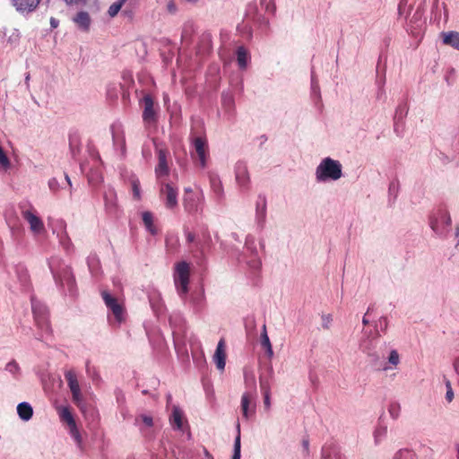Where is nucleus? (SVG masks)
I'll list each match as a JSON object with an SVG mask.
<instances>
[{"instance_id":"nucleus-37","label":"nucleus","mask_w":459,"mask_h":459,"mask_svg":"<svg viewBox=\"0 0 459 459\" xmlns=\"http://www.w3.org/2000/svg\"><path fill=\"white\" fill-rule=\"evenodd\" d=\"M56 238H58V241H59V244L65 249V250H70L71 247H73V243L71 241V238H69L68 236V233L65 232L64 234H59L58 236H56Z\"/></svg>"},{"instance_id":"nucleus-50","label":"nucleus","mask_w":459,"mask_h":459,"mask_svg":"<svg viewBox=\"0 0 459 459\" xmlns=\"http://www.w3.org/2000/svg\"><path fill=\"white\" fill-rule=\"evenodd\" d=\"M48 187L52 192H56L60 188L58 180L56 178H52L48 180Z\"/></svg>"},{"instance_id":"nucleus-8","label":"nucleus","mask_w":459,"mask_h":459,"mask_svg":"<svg viewBox=\"0 0 459 459\" xmlns=\"http://www.w3.org/2000/svg\"><path fill=\"white\" fill-rule=\"evenodd\" d=\"M160 198L167 209L173 210L178 206V187L164 180L159 181Z\"/></svg>"},{"instance_id":"nucleus-18","label":"nucleus","mask_w":459,"mask_h":459,"mask_svg":"<svg viewBox=\"0 0 459 459\" xmlns=\"http://www.w3.org/2000/svg\"><path fill=\"white\" fill-rule=\"evenodd\" d=\"M236 180L242 188H247L249 184L247 169L243 163H238L236 167Z\"/></svg>"},{"instance_id":"nucleus-25","label":"nucleus","mask_w":459,"mask_h":459,"mask_svg":"<svg viewBox=\"0 0 459 459\" xmlns=\"http://www.w3.org/2000/svg\"><path fill=\"white\" fill-rule=\"evenodd\" d=\"M442 41L445 45L450 46L459 50V32L448 31L441 34Z\"/></svg>"},{"instance_id":"nucleus-58","label":"nucleus","mask_w":459,"mask_h":459,"mask_svg":"<svg viewBox=\"0 0 459 459\" xmlns=\"http://www.w3.org/2000/svg\"><path fill=\"white\" fill-rule=\"evenodd\" d=\"M264 349H265V351H266V353H267L268 357H269V358H272V357H273V347H272V346H270V347H266V348H264Z\"/></svg>"},{"instance_id":"nucleus-61","label":"nucleus","mask_w":459,"mask_h":459,"mask_svg":"<svg viewBox=\"0 0 459 459\" xmlns=\"http://www.w3.org/2000/svg\"><path fill=\"white\" fill-rule=\"evenodd\" d=\"M312 90L316 92L318 91V86L317 84L316 83V82L314 81V79L312 78Z\"/></svg>"},{"instance_id":"nucleus-9","label":"nucleus","mask_w":459,"mask_h":459,"mask_svg":"<svg viewBox=\"0 0 459 459\" xmlns=\"http://www.w3.org/2000/svg\"><path fill=\"white\" fill-rule=\"evenodd\" d=\"M101 297L108 309L113 314L117 323L120 325L126 317V311L123 303L107 290L101 291Z\"/></svg>"},{"instance_id":"nucleus-54","label":"nucleus","mask_w":459,"mask_h":459,"mask_svg":"<svg viewBox=\"0 0 459 459\" xmlns=\"http://www.w3.org/2000/svg\"><path fill=\"white\" fill-rule=\"evenodd\" d=\"M186 241H187L188 243H192V242H194V241L195 240V234H194V233H192V232H190V231H187V232L186 233Z\"/></svg>"},{"instance_id":"nucleus-10","label":"nucleus","mask_w":459,"mask_h":459,"mask_svg":"<svg viewBox=\"0 0 459 459\" xmlns=\"http://www.w3.org/2000/svg\"><path fill=\"white\" fill-rule=\"evenodd\" d=\"M192 146L194 149V152L191 153L192 157L198 161L201 168H205L209 155L206 139L201 136L194 137Z\"/></svg>"},{"instance_id":"nucleus-5","label":"nucleus","mask_w":459,"mask_h":459,"mask_svg":"<svg viewBox=\"0 0 459 459\" xmlns=\"http://www.w3.org/2000/svg\"><path fill=\"white\" fill-rule=\"evenodd\" d=\"M189 276L190 266L188 263L182 261L176 264L173 274L174 283L182 299H186V293L188 292Z\"/></svg>"},{"instance_id":"nucleus-56","label":"nucleus","mask_w":459,"mask_h":459,"mask_svg":"<svg viewBox=\"0 0 459 459\" xmlns=\"http://www.w3.org/2000/svg\"><path fill=\"white\" fill-rule=\"evenodd\" d=\"M325 459H345V458L339 453H333V455H328Z\"/></svg>"},{"instance_id":"nucleus-2","label":"nucleus","mask_w":459,"mask_h":459,"mask_svg":"<svg viewBox=\"0 0 459 459\" xmlns=\"http://www.w3.org/2000/svg\"><path fill=\"white\" fill-rule=\"evenodd\" d=\"M429 225L438 237L445 238L450 231L452 220L449 212L445 209H437L429 217Z\"/></svg>"},{"instance_id":"nucleus-21","label":"nucleus","mask_w":459,"mask_h":459,"mask_svg":"<svg viewBox=\"0 0 459 459\" xmlns=\"http://www.w3.org/2000/svg\"><path fill=\"white\" fill-rule=\"evenodd\" d=\"M266 219V200L259 198L255 204V220L257 224L262 228Z\"/></svg>"},{"instance_id":"nucleus-64","label":"nucleus","mask_w":459,"mask_h":459,"mask_svg":"<svg viewBox=\"0 0 459 459\" xmlns=\"http://www.w3.org/2000/svg\"><path fill=\"white\" fill-rule=\"evenodd\" d=\"M205 455H206V457H208L210 459H213V457L209 454V452L207 450H205Z\"/></svg>"},{"instance_id":"nucleus-55","label":"nucleus","mask_w":459,"mask_h":459,"mask_svg":"<svg viewBox=\"0 0 459 459\" xmlns=\"http://www.w3.org/2000/svg\"><path fill=\"white\" fill-rule=\"evenodd\" d=\"M371 311V307H368L366 314L364 315V316L362 317V324L364 325H368L369 324V320L368 319L367 316L369 314V312Z\"/></svg>"},{"instance_id":"nucleus-35","label":"nucleus","mask_w":459,"mask_h":459,"mask_svg":"<svg viewBox=\"0 0 459 459\" xmlns=\"http://www.w3.org/2000/svg\"><path fill=\"white\" fill-rule=\"evenodd\" d=\"M126 1L127 0H117L115 3H113L108 10V15L112 18L115 17L122 9L123 5L126 4Z\"/></svg>"},{"instance_id":"nucleus-42","label":"nucleus","mask_w":459,"mask_h":459,"mask_svg":"<svg viewBox=\"0 0 459 459\" xmlns=\"http://www.w3.org/2000/svg\"><path fill=\"white\" fill-rule=\"evenodd\" d=\"M212 186L214 194L217 195L219 199H221L223 196V188L221 183L220 181L213 180L212 182Z\"/></svg>"},{"instance_id":"nucleus-57","label":"nucleus","mask_w":459,"mask_h":459,"mask_svg":"<svg viewBox=\"0 0 459 459\" xmlns=\"http://www.w3.org/2000/svg\"><path fill=\"white\" fill-rule=\"evenodd\" d=\"M59 25V21L54 17L50 18V26L52 28H56Z\"/></svg>"},{"instance_id":"nucleus-59","label":"nucleus","mask_w":459,"mask_h":459,"mask_svg":"<svg viewBox=\"0 0 459 459\" xmlns=\"http://www.w3.org/2000/svg\"><path fill=\"white\" fill-rule=\"evenodd\" d=\"M405 4V3H403V1H402L399 5H398V13L399 15H402L403 13V5Z\"/></svg>"},{"instance_id":"nucleus-26","label":"nucleus","mask_w":459,"mask_h":459,"mask_svg":"<svg viewBox=\"0 0 459 459\" xmlns=\"http://www.w3.org/2000/svg\"><path fill=\"white\" fill-rule=\"evenodd\" d=\"M388 318L385 316H382L375 322V332L372 334L373 339H377L381 336V333H385L388 328Z\"/></svg>"},{"instance_id":"nucleus-48","label":"nucleus","mask_w":459,"mask_h":459,"mask_svg":"<svg viewBox=\"0 0 459 459\" xmlns=\"http://www.w3.org/2000/svg\"><path fill=\"white\" fill-rule=\"evenodd\" d=\"M260 388L263 394H271V385L268 381L260 379Z\"/></svg>"},{"instance_id":"nucleus-6","label":"nucleus","mask_w":459,"mask_h":459,"mask_svg":"<svg viewBox=\"0 0 459 459\" xmlns=\"http://www.w3.org/2000/svg\"><path fill=\"white\" fill-rule=\"evenodd\" d=\"M183 206L185 210L192 214L202 212L204 206V195L203 190L194 191L192 188H185L183 197Z\"/></svg>"},{"instance_id":"nucleus-52","label":"nucleus","mask_w":459,"mask_h":459,"mask_svg":"<svg viewBox=\"0 0 459 459\" xmlns=\"http://www.w3.org/2000/svg\"><path fill=\"white\" fill-rule=\"evenodd\" d=\"M264 395V407L269 411L271 409V394H263Z\"/></svg>"},{"instance_id":"nucleus-63","label":"nucleus","mask_w":459,"mask_h":459,"mask_svg":"<svg viewBox=\"0 0 459 459\" xmlns=\"http://www.w3.org/2000/svg\"><path fill=\"white\" fill-rule=\"evenodd\" d=\"M65 180H66L67 184L72 187V182L67 174H65Z\"/></svg>"},{"instance_id":"nucleus-43","label":"nucleus","mask_w":459,"mask_h":459,"mask_svg":"<svg viewBox=\"0 0 459 459\" xmlns=\"http://www.w3.org/2000/svg\"><path fill=\"white\" fill-rule=\"evenodd\" d=\"M385 435H386L385 428H379V429H376L374 432L375 443L378 444L383 439V437H385Z\"/></svg>"},{"instance_id":"nucleus-14","label":"nucleus","mask_w":459,"mask_h":459,"mask_svg":"<svg viewBox=\"0 0 459 459\" xmlns=\"http://www.w3.org/2000/svg\"><path fill=\"white\" fill-rule=\"evenodd\" d=\"M143 103V119L146 123H153L156 120V112L152 98L147 94L142 100Z\"/></svg>"},{"instance_id":"nucleus-12","label":"nucleus","mask_w":459,"mask_h":459,"mask_svg":"<svg viewBox=\"0 0 459 459\" xmlns=\"http://www.w3.org/2000/svg\"><path fill=\"white\" fill-rule=\"evenodd\" d=\"M22 217L28 222L30 230L34 235H41L46 231L43 221L32 210L23 211Z\"/></svg>"},{"instance_id":"nucleus-20","label":"nucleus","mask_w":459,"mask_h":459,"mask_svg":"<svg viewBox=\"0 0 459 459\" xmlns=\"http://www.w3.org/2000/svg\"><path fill=\"white\" fill-rule=\"evenodd\" d=\"M134 425L139 428L143 434L153 426V419L147 414H140L134 419Z\"/></svg>"},{"instance_id":"nucleus-53","label":"nucleus","mask_w":459,"mask_h":459,"mask_svg":"<svg viewBox=\"0 0 459 459\" xmlns=\"http://www.w3.org/2000/svg\"><path fill=\"white\" fill-rule=\"evenodd\" d=\"M29 281V276L27 273V271L23 268H22V275H21V281L22 284H26Z\"/></svg>"},{"instance_id":"nucleus-32","label":"nucleus","mask_w":459,"mask_h":459,"mask_svg":"<svg viewBox=\"0 0 459 459\" xmlns=\"http://www.w3.org/2000/svg\"><path fill=\"white\" fill-rule=\"evenodd\" d=\"M221 102L222 106L227 111H231L234 109L235 102L234 97L231 93L223 92L221 95Z\"/></svg>"},{"instance_id":"nucleus-60","label":"nucleus","mask_w":459,"mask_h":459,"mask_svg":"<svg viewBox=\"0 0 459 459\" xmlns=\"http://www.w3.org/2000/svg\"><path fill=\"white\" fill-rule=\"evenodd\" d=\"M66 2V4H80L82 0H65Z\"/></svg>"},{"instance_id":"nucleus-41","label":"nucleus","mask_w":459,"mask_h":459,"mask_svg":"<svg viewBox=\"0 0 459 459\" xmlns=\"http://www.w3.org/2000/svg\"><path fill=\"white\" fill-rule=\"evenodd\" d=\"M261 345L264 349L266 347L272 346L269 336L266 332L265 325H263L262 333H261Z\"/></svg>"},{"instance_id":"nucleus-13","label":"nucleus","mask_w":459,"mask_h":459,"mask_svg":"<svg viewBox=\"0 0 459 459\" xmlns=\"http://www.w3.org/2000/svg\"><path fill=\"white\" fill-rule=\"evenodd\" d=\"M240 408L242 416L245 420H248L255 412V404L253 402V395L250 393H244L241 396Z\"/></svg>"},{"instance_id":"nucleus-44","label":"nucleus","mask_w":459,"mask_h":459,"mask_svg":"<svg viewBox=\"0 0 459 459\" xmlns=\"http://www.w3.org/2000/svg\"><path fill=\"white\" fill-rule=\"evenodd\" d=\"M113 141L115 144H120L122 148L125 147V139L119 135V128L117 131L113 129Z\"/></svg>"},{"instance_id":"nucleus-27","label":"nucleus","mask_w":459,"mask_h":459,"mask_svg":"<svg viewBox=\"0 0 459 459\" xmlns=\"http://www.w3.org/2000/svg\"><path fill=\"white\" fill-rule=\"evenodd\" d=\"M17 413L22 420L28 421L33 415V409L29 403L22 402L17 406Z\"/></svg>"},{"instance_id":"nucleus-47","label":"nucleus","mask_w":459,"mask_h":459,"mask_svg":"<svg viewBox=\"0 0 459 459\" xmlns=\"http://www.w3.org/2000/svg\"><path fill=\"white\" fill-rule=\"evenodd\" d=\"M446 399L448 403H450L454 399V392H453L451 382L449 380L446 381Z\"/></svg>"},{"instance_id":"nucleus-19","label":"nucleus","mask_w":459,"mask_h":459,"mask_svg":"<svg viewBox=\"0 0 459 459\" xmlns=\"http://www.w3.org/2000/svg\"><path fill=\"white\" fill-rule=\"evenodd\" d=\"M13 5L19 12H32L39 5L40 0H12Z\"/></svg>"},{"instance_id":"nucleus-62","label":"nucleus","mask_w":459,"mask_h":459,"mask_svg":"<svg viewBox=\"0 0 459 459\" xmlns=\"http://www.w3.org/2000/svg\"><path fill=\"white\" fill-rule=\"evenodd\" d=\"M385 77H383V78H381V79H379V80L377 81V83H378V84H379V86L382 88V87L384 86V84H385Z\"/></svg>"},{"instance_id":"nucleus-30","label":"nucleus","mask_w":459,"mask_h":459,"mask_svg":"<svg viewBox=\"0 0 459 459\" xmlns=\"http://www.w3.org/2000/svg\"><path fill=\"white\" fill-rule=\"evenodd\" d=\"M143 221L144 223V226L146 227L147 230L152 234L155 235L157 230L156 228L153 225V217L152 214L150 212H144L143 213Z\"/></svg>"},{"instance_id":"nucleus-51","label":"nucleus","mask_w":459,"mask_h":459,"mask_svg":"<svg viewBox=\"0 0 459 459\" xmlns=\"http://www.w3.org/2000/svg\"><path fill=\"white\" fill-rule=\"evenodd\" d=\"M332 316L330 315L322 316V327L324 329H329L332 325Z\"/></svg>"},{"instance_id":"nucleus-31","label":"nucleus","mask_w":459,"mask_h":459,"mask_svg":"<svg viewBox=\"0 0 459 459\" xmlns=\"http://www.w3.org/2000/svg\"><path fill=\"white\" fill-rule=\"evenodd\" d=\"M236 429H237L238 435L234 441V451H233L232 459H240V457H241L240 424L238 422L237 423Z\"/></svg>"},{"instance_id":"nucleus-39","label":"nucleus","mask_w":459,"mask_h":459,"mask_svg":"<svg viewBox=\"0 0 459 459\" xmlns=\"http://www.w3.org/2000/svg\"><path fill=\"white\" fill-rule=\"evenodd\" d=\"M251 252H252V254H254V257L250 261H248V265L253 270H259L262 265V263H261V260L259 259V257L255 254V252H256L255 248H253L251 250Z\"/></svg>"},{"instance_id":"nucleus-22","label":"nucleus","mask_w":459,"mask_h":459,"mask_svg":"<svg viewBox=\"0 0 459 459\" xmlns=\"http://www.w3.org/2000/svg\"><path fill=\"white\" fill-rule=\"evenodd\" d=\"M236 55H237V63H238L239 69H241V70L247 69V67L250 62V59H251L250 54L247 51V49L242 46L238 47L237 48Z\"/></svg>"},{"instance_id":"nucleus-45","label":"nucleus","mask_w":459,"mask_h":459,"mask_svg":"<svg viewBox=\"0 0 459 459\" xmlns=\"http://www.w3.org/2000/svg\"><path fill=\"white\" fill-rule=\"evenodd\" d=\"M359 346L364 353L368 354V356L372 354V347L367 339L362 340Z\"/></svg>"},{"instance_id":"nucleus-7","label":"nucleus","mask_w":459,"mask_h":459,"mask_svg":"<svg viewBox=\"0 0 459 459\" xmlns=\"http://www.w3.org/2000/svg\"><path fill=\"white\" fill-rule=\"evenodd\" d=\"M59 264V260L56 258H52L49 261V268L53 273L54 279L57 284H66L68 288L71 289L74 281L71 270L67 266H62Z\"/></svg>"},{"instance_id":"nucleus-33","label":"nucleus","mask_w":459,"mask_h":459,"mask_svg":"<svg viewBox=\"0 0 459 459\" xmlns=\"http://www.w3.org/2000/svg\"><path fill=\"white\" fill-rule=\"evenodd\" d=\"M66 222L63 219H57L53 222L52 231L53 234L58 236L59 234H64L67 232L66 230Z\"/></svg>"},{"instance_id":"nucleus-34","label":"nucleus","mask_w":459,"mask_h":459,"mask_svg":"<svg viewBox=\"0 0 459 459\" xmlns=\"http://www.w3.org/2000/svg\"><path fill=\"white\" fill-rule=\"evenodd\" d=\"M5 370L14 378H18L21 374V368L15 360H11L5 365Z\"/></svg>"},{"instance_id":"nucleus-46","label":"nucleus","mask_w":459,"mask_h":459,"mask_svg":"<svg viewBox=\"0 0 459 459\" xmlns=\"http://www.w3.org/2000/svg\"><path fill=\"white\" fill-rule=\"evenodd\" d=\"M388 411L393 419H397L400 412V405L398 403L390 404Z\"/></svg>"},{"instance_id":"nucleus-28","label":"nucleus","mask_w":459,"mask_h":459,"mask_svg":"<svg viewBox=\"0 0 459 459\" xmlns=\"http://www.w3.org/2000/svg\"><path fill=\"white\" fill-rule=\"evenodd\" d=\"M104 202L106 209L108 212H113L117 205V195L113 188H108L104 193Z\"/></svg>"},{"instance_id":"nucleus-1","label":"nucleus","mask_w":459,"mask_h":459,"mask_svg":"<svg viewBox=\"0 0 459 459\" xmlns=\"http://www.w3.org/2000/svg\"><path fill=\"white\" fill-rule=\"evenodd\" d=\"M342 176V163L330 157L322 159L315 171V178L318 183L337 181Z\"/></svg>"},{"instance_id":"nucleus-49","label":"nucleus","mask_w":459,"mask_h":459,"mask_svg":"<svg viewBox=\"0 0 459 459\" xmlns=\"http://www.w3.org/2000/svg\"><path fill=\"white\" fill-rule=\"evenodd\" d=\"M407 110L408 108L406 107V104L398 106V108H396L395 117L402 119L403 117L406 116Z\"/></svg>"},{"instance_id":"nucleus-17","label":"nucleus","mask_w":459,"mask_h":459,"mask_svg":"<svg viewBox=\"0 0 459 459\" xmlns=\"http://www.w3.org/2000/svg\"><path fill=\"white\" fill-rule=\"evenodd\" d=\"M73 22L82 31H88L91 27V19L87 12H79L73 17Z\"/></svg>"},{"instance_id":"nucleus-23","label":"nucleus","mask_w":459,"mask_h":459,"mask_svg":"<svg viewBox=\"0 0 459 459\" xmlns=\"http://www.w3.org/2000/svg\"><path fill=\"white\" fill-rule=\"evenodd\" d=\"M183 411L178 406H174L169 417V422L172 428L174 429L181 430L183 429Z\"/></svg>"},{"instance_id":"nucleus-24","label":"nucleus","mask_w":459,"mask_h":459,"mask_svg":"<svg viewBox=\"0 0 459 459\" xmlns=\"http://www.w3.org/2000/svg\"><path fill=\"white\" fill-rule=\"evenodd\" d=\"M401 363V357L397 350L393 349L389 351L387 356V362L384 366L383 370L388 371L397 368L398 365Z\"/></svg>"},{"instance_id":"nucleus-29","label":"nucleus","mask_w":459,"mask_h":459,"mask_svg":"<svg viewBox=\"0 0 459 459\" xmlns=\"http://www.w3.org/2000/svg\"><path fill=\"white\" fill-rule=\"evenodd\" d=\"M89 183L92 186H97L102 182L103 177L102 172L99 167L91 169L87 174Z\"/></svg>"},{"instance_id":"nucleus-11","label":"nucleus","mask_w":459,"mask_h":459,"mask_svg":"<svg viewBox=\"0 0 459 459\" xmlns=\"http://www.w3.org/2000/svg\"><path fill=\"white\" fill-rule=\"evenodd\" d=\"M65 378L72 393L73 402L82 409L83 398L75 372L73 369L66 370L65 372Z\"/></svg>"},{"instance_id":"nucleus-4","label":"nucleus","mask_w":459,"mask_h":459,"mask_svg":"<svg viewBox=\"0 0 459 459\" xmlns=\"http://www.w3.org/2000/svg\"><path fill=\"white\" fill-rule=\"evenodd\" d=\"M31 307L35 323L40 330L39 339H45L51 335V327L48 321L46 307L39 300L31 299Z\"/></svg>"},{"instance_id":"nucleus-16","label":"nucleus","mask_w":459,"mask_h":459,"mask_svg":"<svg viewBox=\"0 0 459 459\" xmlns=\"http://www.w3.org/2000/svg\"><path fill=\"white\" fill-rule=\"evenodd\" d=\"M213 360H214L216 367L219 370H223L225 368L226 351H225V342L222 339L220 340L217 344V348H216V351L213 355Z\"/></svg>"},{"instance_id":"nucleus-3","label":"nucleus","mask_w":459,"mask_h":459,"mask_svg":"<svg viewBox=\"0 0 459 459\" xmlns=\"http://www.w3.org/2000/svg\"><path fill=\"white\" fill-rule=\"evenodd\" d=\"M56 411L59 416V419L61 422L66 424L68 432L74 441L75 442L77 447L80 450L83 449V440L82 437L80 433V430L77 427V424L75 422V420L74 418L73 413L71 412V410L68 406H57Z\"/></svg>"},{"instance_id":"nucleus-15","label":"nucleus","mask_w":459,"mask_h":459,"mask_svg":"<svg viewBox=\"0 0 459 459\" xmlns=\"http://www.w3.org/2000/svg\"><path fill=\"white\" fill-rule=\"evenodd\" d=\"M169 172L167 162V152L163 149L158 150V165L155 168V174L158 181L163 180L162 178L168 176Z\"/></svg>"},{"instance_id":"nucleus-40","label":"nucleus","mask_w":459,"mask_h":459,"mask_svg":"<svg viewBox=\"0 0 459 459\" xmlns=\"http://www.w3.org/2000/svg\"><path fill=\"white\" fill-rule=\"evenodd\" d=\"M204 294L201 293L196 297H192L190 299V303L193 305L195 310H199L203 307L204 303Z\"/></svg>"},{"instance_id":"nucleus-36","label":"nucleus","mask_w":459,"mask_h":459,"mask_svg":"<svg viewBox=\"0 0 459 459\" xmlns=\"http://www.w3.org/2000/svg\"><path fill=\"white\" fill-rule=\"evenodd\" d=\"M131 187L133 191V195L135 199L139 200L141 198V188H140V181L137 178L132 177L130 178Z\"/></svg>"},{"instance_id":"nucleus-38","label":"nucleus","mask_w":459,"mask_h":459,"mask_svg":"<svg viewBox=\"0 0 459 459\" xmlns=\"http://www.w3.org/2000/svg\"><path fill=\"white\" fill-rule=\"evenodd\" d=\"M415 454L407 449L399 450L394 456V459H414Z\"/></svg>"}]
</instances>
